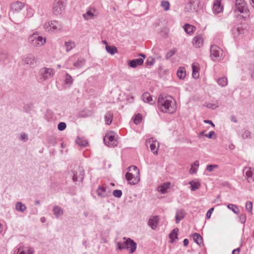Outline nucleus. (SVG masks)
Masks as SVG:
<instances>
[{"mask_svg":"<svg viewBox=\"0 0 254 254\" xmlns=\"http://www.w3.org/2000/svg\"><path fill=\"white\" fill-rule=\"evenodd\" d=\"M158 107L162 112L169 114L174 113L176 109L175 100L171 96H159Z\"/></svg>","mask_w":254,"mask_h":254,"instance_id":"obj_1","label":"nucleus"},{"mask_svg":"<svg viewBox=\"0 0 254 254\" xmlns=\"http://www.w3.org/2000/svg\"><path fill=\"white\" fill-rule=\"evenodd\" d=\"M24 6V4L20 1H17L12 3L8 15L9 19L15 24H19L20 21L15 19V14L18 13Z\"/></svg>","mask_w":254,"mask_h":254,"instance_id":"obj_2","label":"nucleus"},{"mask_svg":"<svg viewBox=\"0 0 254 254\" xmlns=\"http://www.w3.org/2000/svg\"><path fill=\"white\" fill-rule=\"evenodd\" d=\"M43 28L47 32L56 33L61 30L62 25L59 21L52 20L46 22Z\"/></svg>","mask_w":254,"mask_h":254,"instance_id":"obj_3","label":"nucleus"},{"mask_svg":"<svg viewBox=\"0 0 254 254\" xmlns=\"http://www.w3.org/2000/svg\"><path fill=\"white\" fill-rule=\"evenodd\" d=\"M29 43L33 47H41L46 43V39L37 33H33L28 38Z\"/></svg>","mask_w":254,"mask_h":254,"instance_id":"obj_4","label":"nucleus"},{"mask_svg":"<svg viewBox=\"0 0 254 254\" xmlns=\"http://www.w3.org/2000/svg\"><path fill=\"white\" fill-rule=\"evenodd\" d=\"M65 0H55L53 7L52 12L55 15L62 13L65 6Z\"/></svg>","mask_w":254,"mask_h":254,"instance_id":"obj_5","label":"nucleus"},{"mask_svg":"<svg viewBox=\"0 0 254 254\" xmlns=\"http://www.w3.org/2000/svg\"><path fill=\"white\" fill-rule=\"evenodd\" d=\"M235 12L249 14L250 11L247 7V3L244 0H236L234 8Z\"/></svg>","mask_w":254,"mask_h":254,"instance_id":"obj_6","label":"nucleus"},{"mask_svg":"<svg viewBox=\"0 0 254 254\" xmlns=\"http://www.w3.org/2000/svg\"><path fill=\"white\" fill-rule=\"evenodd\" d=\"M72 181L73 182H82L84 179V172L82 167L78 166L72 171Z\"/></svg>","mask_w":254,"mask_h":254,"instance_id":"obj_7","label":"nucleus"},{"mask_svg":"<svg viewBox=\"0 0 254 254\" xmlns=\"http://www.w3.org/2000/svg\"><path fill=\"white\" fill-rule=\"evenodd\" d=\"M210 56L214 61H219L223 56V51L217 45H212L210 48Z\"/></svg>","mask_w":254,"mask_h":254,"instance_id":"obj_8","label":"nucleus"},{"mask_svg":"<svg viewBox=\"0 0 254 254\" xmlns=\"http://www.w3.org/2000/svg\"><path fill=\"white\" fill-rule=\"evenodd\" d=\"M40 79L43 81L46 80L52 77L55 72L51 68L43 67L40 69Z\"/></svg>","mask_w":254,"mask_h":254,"instance_id":"obj_9","label":"nucleus"},{"mask_svg":"<svg viewBox=\"0 0 254 254\" xmlns=\"http://www.w3.org/2000/svg\"><path fill=\"white\" fill-rule=\"evenodd\" d=\"M146 145L147 146L149 145L151 151L154 154H158V147L159 144L156 140H154L153 138H150L147 139L146 141Z\"/></svg>","mask_w":254,"mask_h":254,"instance_id":"obj_10","label":"nucleus"},{"mask_svg":"<svg viewBox=\"0 0 254 254\" xmlns=\"http://www.w3.org/2000/svg\"><path fill=\"white\" fill-rule=\"evenodd\" d=\"M34 249L32 247H26L22 246L19 248L16 249L14 251V254H34Z\"/></svg>","mask_w":254,"mask_h":254,"instance_id":"obj_11","label":"nucleus"},{"mask_svg":"<svg viewBox=\"0 0 254 254\" xmlns=\"http://www.w3.org/2000/svg\"><path fill=\"white\" fill-rule=\"evenodd\" d=\"M23 64L33 65L36 62L35 57L32 55H27L21 57Z\"/></svg>","mask_w":254,"mask_h":254,"instance_id":"obj_12","label":"nucleus"},{"mask_svg":"<svg viewBox=\"0 0 254 254\" xmlns=\"http://www.w3.org/2000/svg\"><path fill=\"white\" fill-rule=\"evenodd\" d=\"M159 221V217L158 216H151L148 220V225L153 230H155L157 226Z\"/></svg>","mask_w":254,"mask_h":254,"instance_id":"obj_13","label":"nucleus"},{"mask_svg":"<svg viewBox=\"0 0 254 254\" xmlns=\"http://www.w3.org/2000/svg\"><path fill=\"white\" fill-rule=\"evenodd\" d=\"M124 239L125 240V242H127L126 249H130V252L131 253H133L136 249V244L133 241V240H131L130 238H127L124 237Z\"/></svg>","mask_w":254,"mask_h":254,"instance_id":"obj_14","label":"nucleus"},{"mask_svg":"<svg viewBox=\"0 0 254 254\" xmlns=\"http://www.w3.org/2000/svg\"><path fill=\"white\" fill-rule=\"evenodd\" d=\"M143 64V59H137L129 61L128 65L132 68H135L138 65H141Z\"/></svg>","mask_w":254,"mask_h":254,"instance_id":"obj_15","label":"nucleus"},{"mask_svg":"<svg viewBox=\"0 0 254 254\" xmlns=\"http://www.w3.org/2000/svg\"><path fill=\"white\" fill-rule=\"evenodd\" d=\"M192 43L196 48L200 47L203 45V39L201 35H197L194 37L192 41Z\"/></svg>","mask_w":254,"mask_h":254,"instance_id":"obj_16","label":"nucleus"},{"mask_svg":"<svg viewBox=\"0 0 254 254\" xmlns=\"http://www.w3.org/2000/svg\"><path fill=\"white\" fill-rule=\"evenodd\" d=\"M223 9V6L221 5V0H216L213 4V11L214 13H220Z\"/></svg>","mask_w":254,"mask_h":254,"instance_id":"obj_17","label":"nucleus"},{"mask_svg":"<svg viewBox=\"0 0 254 254\" xmlns=\"http://www.w3.org/2000/svg\"><path fill=\"white\" fill-rule=\"evenodd\" d=\"M192 67V77L195 78L197 79L199 77V64L197 63H192L191 65Z\"/></svg>","mask_w":254,"mask_h":254,"instance_id":"obj_18","label":"nucleus"},{"mask_svg":"<svg viewBox=\"0 0 254 254\" xmlns=\"http://www.w3.org/2000/svg\"><path fill=\"white\" fill-rule=\"evenodd\" d=\"M96 192L98 195L101 197H105L108 195L106 188L103 186H99Z\"/></svg>","mask_w":254,"mask_h":254,"instance_id":"obj_19","label":"nucleus"},{"mask_svg":"<svg viewBox=\"0 0 254 254\" xmlns=\"http://www.w3.org/2000/svg\"><path fill=\"white\" fill-rule=\"evenodd\" d=\"M185 214V211L183 209H179L177 211L175 216L176 223H179L184 218Z\"/></svg>","mask_w":254,"mask_h":254,"instance_id":"obj_20","label":"nucleus"},{"mask_svg":"<svg viewBox=\"0 0 254 254\" xmlns=\"http://www.w3.org/2000/svg\"><path fill=\"white\" fill-rule=\"evenodd\" d=\"M15 208L16 210L21 213L24 212L27 209L26 205L20 201H18L16 203Z\"/></svg>","mask_w":254,"mask_h":254,"instance_id":"obj_21","label":"nucleus"},{"mask_svg":"<svg viewBox=\"0 0 254 254\" xmlns=\"http://www.w3.org/2000/svg\"><path fill=\"white\" fill-rule=\"evenodd\" d=\"M115 139V136L113 135L106 134L104 137V142L106 145L110 146Z\"/></svg>","mask_w":254,"mask_h":254,"instance_id":"obj_22","label":"nucleus"},{"mask_svg":"<svg viewBox=\"0 0 254 254\" xmlns=\"http://www.w3.org/2000/svg\"><path fill=\"white\" fill-rule=\"evenodd\" d=\"M73 82V79L72 76L66 73L64 75V83L68 86H70Z\"/></svg>","mask_w":254,"mask_h":254,"instance_id":"obj_23","label":"nucleus"},{"mask_svg":"<svg viewBox=\"0 0 254 254\" xmlns=\"http://www.w3.org/2000/svg\"><path fill=\"white\" fill-rule=\"evenodd\" d=\"M125 177L127 181L128 182V183L130 185H135L137 183V181L136 179H134V180H132L134 177L133 175L129 172H127L126 174Z\"/></svg>","mask_w":254,"mask_h":254,"instance_id":"obj_24","label":"nucleus"},{"mask_svg":"<svg viewBox=\"0 0 254 254\" xmlns=\"http://www.w3.org/2000/svg\"><path fill=\"white\" fill-rule=\"evenodd\" d=\"M244 32V29L241 27H234L232 29V33L234 38H237Z\"/></svg>","mask_w":254,"mask_h":254,"instance_id":"obj_25","label":"nucleus"},{"mask_svg":"<svg viewBox=\"0 0 254 254\" xmlns=\"http://www.w3.org/2000/svg\"><path fill=\"white\" fill-rule=\"evenodd\" d=\"M53 211L54 214L57 218H59L64 213L63 209L58 206H55L53 208Z\"/></svg>","mask_w":254,"mask_h":254,"instance_id":"obj_26","label":"nucleus"},{"mask_svg":"<svg viewBox=\"0 0 254 254\" xmlns=\"http://www.w3.org/2000/svg\"><path fill=\"white\" fill-rule=\"evenodd\" d=\"M170 183L169 182L164 183L158 188V191L161 193H165L167 190L170 188Z\"/></svg>","mask_w":254,"mask_h":254,"instance_id":"obj_27","label":"nucleus"},{"mask_svg":"<svg viewBox=\"0 0 254 254\" xmlns=\"http://www.w3.org/2000/svg\"><path fill=\"white\" fill-rule=\"evenodd\" d=\"M8 61V54L5 51H0V62L5 64Z\"/></svg>","mask_w":254,"mask_h":254,"instance_id":"obj_28","label":"nucleus"},{"mask_svg":"<svg viewBox=\"0 0 254 254\" xmlns=\"http://www.w3.org/2000/svg\"><path fill=\"white\" fill-rule=\"evenodd\" d=\"M186 75L185 68L184 67H180L177 71V76L180 79H184Z\"/></svg>","mask_w":254,"mask_h":254,"instance_id":"obj_29","label":"nucleus"},{"mask_svg":"<svg viewBox=\"0 0 254 254\" xmlns=\"http://www.w3.org/2000/svg\"><path fill=\"white\" fill-rule=\"evenodd\" d=\"M184 28L185 32L189 34H191L195 29V27L194 26L189 24H185Z\"/></svg>","mask_w":254,"mask_h":254,"instance_id":"obj_30","label":"nucleus"},{"mask_svg":"<svg viewBox=\"0 0 254 254\" xmlns=\"http://www.w3.org/2000/svg\"><path fill=\"white\" fill-rule=\"evenodd\" d=\"M142 99L144 102L149 103L150 104H152L153 103L151 102L152 101V98L150 94L148 92H146L144 93L142 96Z\"/></svg>","mask_w":254,"mask_h":254,"instance_id":"obj_31","label":"nucleus"},{"mask_svg":"<svg viewBox=\"0 0 254 254\" xmlns=\"http://www.w3.org/2000/svg\"><path fill=\"white\" fill-rule=\"evenodd\" d=\"M217 82L221 87H225L228 84V80L226 76H223L218 79Z\"/></svg>","mask_w":254,"mask_h":254,"instance_id":"obj_32","label":"nucleus"},{"mask_svg":"<svg viewBox=\"0 0 254 254\" xmlns=\"http://www.w3.org/2000/svg\"><path fill=\"white\" fill-rule=\"evenodd\" d=\"M113 120V114L111 112H108L105 116V121L107 125H110Z\"/></svg>","mask_w":254,"mask_h":254,"instance_id":"obj_33","label":"nucleus"},{"mask_svg":"<svg viewBox=\"0 0 254 254\" xmlns=\"http://www.w3.org/2000/svg\"><path fill=\"white\" fill-rule=\"evenodd\" d=\"M85 61L84 59L79 58L76 62L74 63L73 65L76 68H80L85 64Z\"/></svg>","mask_w":254,"mask_h":254,"instance_id":"obj_34","label":"nucleus"},{"mask_svg":"<svg viewBox=\"0 0 254 254\" xmlns=\"http://www.w3.org/2000/svg\"><path fill=\"white\" fill-rule=\"evenodd\" d=\"M251 132L246 128H244L242 131L241 136L243 139L251 138Z\"/></svg>","mask_w":254,"mask_h":254,"instance_id":"obj_35","label":"nucleus"},{"mask_svg":"<svg viewBox=\"0 0 254 254\" xmlns=\"http://www.w3.org/2000/svg\"><path fill=\"white\" fill-rule=\"evenodd\" d=\"M33 108L34 106L33 104L28 103L24 105V106L23 107V110L25 113L29 114L32 111Z\"/></svg>","mask_w":254,"mask_h":254,"instance_id":"obj_36","label":"nucleus"},{"mask_svg":"<svg viewBox=\"0 0 254 254\" xmlns=\"http://www.w3.org/2000/svg\"><path fill=\"white\" fill-rule=\"evenodd\" d=\"M178 231L179 229L178 228H175L169 234V238L171 239V243H173L175 239H178Z\"/></svg>","mask_w":254,"mask_h":254,"instance_id":"obj_37","label":"nucleus"},{"mask_svg":"<svg viewBox=\"0 0 254 254\" xmlns=\"http://www.w3.org/2000/svg\"><path fill=\"white\" fill-rule=\"evenodd\" d=\"M194 241L198 245H200L203 244V240L202 237L198 233H194L193 234Z\"/></svg>","mask_w":254,"mask_h":254,"instance_id":"obj_38","label":"nucleus"},{"mask_svg":"<svg viewBox=\"0 0 254 254\" xmlns=\"http://www.w3.org/2000/svg\"><path fill=\"white\" fill-rule=\"evenodd\" d=\"M106 50L108 53L111 54V55H114L115 53H117L118 50L116 47L114 46H111L109 45H106Z\"/></svg>","mask_w":254,"mask_h":254,"instance_id":"obj_39","label":"nucleus"},{"mask_svg":"<svg viewBox=\"0 0 254 254\" xmlns=\"http://www.w3.org/2000/svg\"><path fill=\"white\" fill-rule=\"evenodd\" d=\"M189 184L190 185L191 190L192 191L196 190L200 187V184L198 182L191 181Z\"/></svg>","mask_w":254,"mask_h":254,"instance_id":"obj_40","label":"nucleus"},{"mask_svg":"<svg viewBox=\"0 0 254 254\" xmlns=\"http://www.w3.org/2000/svg\"><path fill=\"white\" fill-rule=\"evenodd\" d=\"M65 47L66 48V51L68 52L75 47V44L71 41L65 42Z\"/></svg>","mask_w":254,"mask_h":254,"instance_id":"obj_41","label":"nucleus"},{"mask_svg":"<svg viewBox=\"0 0 254 254\" xmlns=\"http://www.w3.org/2000/svg\"><path fill=\"white\" fill-rule=\"evenodd\" d=\"M161 6L165 11L170 9V3L167 0H162L161 2Z\"/></svg>","mask_w":254,"mask_h":254,"instance_id":"obj_42","label":"nucleus"},{"mask_svg":"<svg viewBox=\"0 0 254 254\" xmlns=\"http://www.w3.org/2000/svg\"><path fill=\"white\" fill-rule=\"evenodd\" d=\"M76 142L79 145H80L81 146H83V147L86 146L87 145V144H88V142L86 140L83 139L81 138H78L76 140Z\"/></svg>","mask_w":254,"mask_h":254,"instance_id":"obj_43","label":"nucleus"},{"mask_svg":"<svg viewBox=\"0 0 254 254\" xmlns=\"http://www.w3.org/2000/svg\"><path fill=\"white\" fill-rule=\"evenodd\" d=\"M246 175L247 177L248 181L249 182H251L254 179V174L252 171H247L246 173Z\"/></svg>","mask_w":254,"mask_h":254,"instance_id":"obj_44","label":"nucleus"},{"mask_svg":"<svg viewBox=\"0 0 254 254\" xmlns=\"http://www.w3.org/2000/svg\"><path fill=\"white\" fill-rule=\"evenodd\" d=\"M94 16V13L90 10H88L85 13L83 14V18L86 20H89Z\"/></svg>","mask_w":254,"mask_h":254,"instance_id":"obj_45","label":"nucleus"},{"mask_svg":"<svg viewBox=\"0 0 254 254\" xmlns=\"http://www.w3.org/2000/svg\"><path fill=\"white\" fill-rule=\"evenodd\" d=\"M127 242H125L124 241L123 242H119L117 243V248L119 249L120 250H122L124 249H126L127 245Z\"/></svg>","mask_w":254,"mask_h":254,"instance_id":"obj_46","label":"nucleus"},{"mask_svg":"<svg viewBox=\"0 0 254 254\" xmlns=\"http://www.w3.org/2000/svg\"><path fill=\"white\" fill-rule=\"evenodd\" d=\"M227 207L229 209L231 210L234 213H235V214L238 213V208L236 206V205H235V204H229L227 205Z\"/></svg>","mask_w":254,"mask_h":254,"instance_id":"obj_47","label":"nucleus"},{"mask_svg":"<svg viewBox=\"0 0 254 254\" xmlns=\"http://www.w3.org/2000/svg\"><path fill=\"white\" fill-rule=\"evenodd\" d=\"M142 119V117L141 115L138 114V115H136L134 118V124L136 125L139 124L141 122Z\"/></svg>","mask_w":254,"mask_h":254,"instance_id":"obj_48","label":"nucleus"},{"mask_svg":"<svg viewBox=\"0 0 254 254\" xmlns=\"http://www.w3.org/2000/svg\"><path fill=\"white\" fill-rule=\"evenodd\" d=\"M246 208L248 212L251 213L253 209V203L252 201H247L246 203Z\"/></svg>","mask_w":254,"mask_h":254,"instance_id":"obj_49","label":"nucleus"},{"mask_svg":"<svg viewBox=\"0 0 254 254\" xmlns=\"http://www.w3.org/2000/svg\"><path fill=\"white\" fill-rule=\"evenodd\" d=\"M113 195L117 198H120L122 195V191L121 190H115L113 191Z\"/></svg>","mask_w":254,"mask_h":254,"instance_id":"obj_50","label":"nucleus"},{"mask_svg":"<svg viewBox=\"0 0 254 254\" xmlns=\"http://www.w3.org/2000/svg\"><path fill=\"white\" fill-rule=\"evenodd\" d=\"M218 166L216 164L213 165H208L206 166V170L208 172H212L213 171V170L215 168H218Z\"/></svg>","mask_w":254,"mask_h":254,"instance_id":"obj_51","label":"nucleus"},{"mask_svg":"<svg viewBox=\"0 0 254 254\" xmlns=\"http://www.w3.org/2000/svg\"><path fill=\"white\" fill-rule=\"evenodd\" d=\"M66 125L64 122H61L58 125V129L60 131H63L65 129Z\"/></svg>","mask_w":254,"mask_h":254,"instance_id":"obj_52","label":"nucleus"},{"mask_svg":"<svg viewBox=\"0 0 254 254\" xmlns=\"http://www.w3.org/2000/svg\"><path fill=\"white\" fill-rule=\"evenodd\" d=\"M154 63L155 60L154 58L151 57H149L146 62V64L147 65H152L154 64Z\"/></svg>","mask_w":254,"mask_h":254,"instance_id":"obj_53","label":"nucleus"},{"mask_svg":"<svg viewBox=\"0 0 254 254\" xmlns=\"http://www.w3.org/2000/svg\"><path fill=\"white\" fill-rule=\"evenodd\" d=\"M34 13V10L31 8H28L27 9L26 16L28 17H31L33 16Z\"/></svg>","mask_w":254,"mask_h":254,"instance_id":"obj_54","label":"nucleus"},{"mask_svg":"<svg viewBox=\"0 0 254 254\" xmlns=\"http://www.w3.org/2000/svg\"><path fill=\"white\" fill-rule=\"evenodd\" d=\"M240 221L244 224L246 221V215L245 214H241L239 216Z\"/></svg>","mask_w":254,"mask_h":254,"instance_id":"obj_55","label":"nucleus"},{"mask_svg":"<svg viewBox=\"0 0 254 254\" xmlns=\"http://www.w3.org/2000/svg\"><path fill=\"white\" fill-rule=\"evenodd\" d=\"M214 210L213 208H210L206 213V218L207 219H209L211 216V214Z\"/></svg>","mask_w":254,"mask_h":254,"instance_id":"obj_56","label":"nucleus"},{"mask_svg":"<svg viewBox=\"0 0 254 254\" xmlns=\"http://www.w3.org/2000/svg\"><path fill=\"white\" fill-rule=\"evenodd\" d=\"M132 169L136 171L137 174H139V170L135 166H130L127 168L128 171H131Z\"/></svg>","mask_w":254,"mask_h":254,"instance_id":"obj_57","label":"nucleus"},{"mask_svg":"<svg viewBox=\"0 0 254 254\" xmlns=\"http://www.w3.org/2000/svg\"><path fill=\"white\" fill-rule=\"evenodd\" d=\"M175 54V51H170L168 52L166 55V58L168 59L170 58L172 56H173Z\"/></svg>","mask_w":254,"mask_h":254,"instance_id":"obj_58","label":"nucleus"},{"mask_svg":"<svg viewBox=\"0 0 254 254\" xmlns=\"http://www.w3.org/2000/svg\"><path fill=\"white\" fill-rule=\"evenodd\" d=\"M215 134V133L214 131H211L208 134H205L204 136L208 137V138H212L213 135H214Z\"/></svg>","mask_w":254,"mask_h":254,"instance_id":"obj_59","label":"nucleus"},{"mask_svg":"<svg viewBox=\"0 0 254 254\" xmlns=\"http://www.w3.org/2000/svg\"><path fill=\"white\" fill-rule=\"evenodd\" d=\"M207 107L214 110L218 107V106L214 104H209L207 105Z\"/></svg>","mask_w":254,"mask_h":254,"instance_id":"obj_60","label":"nucleus"},{"mask_svg":"<svg viewBox=\"0 0 254 254\" xmlns=\"http://www.w3.org/2000/svg\"><path fill=\"white\" fill-rule=\"evenodd\" d=\"M197 172V169L193 167V165H191V168L190 170V174H195Z\"/></svg>","mask_w":254,"mask_h":254,"instance_id":"obj_61","label":"nucleus"},{"mask_svg":"<svg viewBox=\"0 0 254 254\" xmlns=\"http://www.w3.org/2000/svg\"><path fill=\"white\" fill-rule=\"evenodd\" d=\"M26 138H27V136L25 133H21L20 136V139L21 140H24Z\"/></svg>","mask_w":254,"mask_h":254,"instance_id":"obj_62","label":"nucleus"},{"mask_svg":"<svg viewBox=\"0 0 254 254\" xmlns=\"http://www.w3.org/2000/svg\"><path fill=\"white\" fill-rule=\"evenodd\" d=\"M251 76L253 79L254 80V66L251 68Z\"/></svg>","mask_w":254,"mask_h":254,"instance_id":"obj_63","label":"nucleus"},{"mask_svg":"<svg viewBox=\"0 0 254 254\" xmlns=\"http://www.w3.org/2000/svg\"><path fill=\"white\" fill-rule=\"evenodd\" d=\"M240 249L239 248L234 249L232 251V254H239Z\"/></svg>","mask_w":254,"mask_h":254,"instance_id":"obj_64","label":"nucleus"}]
</instances>
